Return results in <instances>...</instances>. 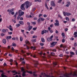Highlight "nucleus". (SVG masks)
<instances>
[{"label": "nucleus", "mask_w": 77, "mask_h": 77, "mask_svg": "<svg viewBox=\"0 0 77 77\" xmlns=\"http://www.w3.org/2000/svg\"><path fill=\"white\" fill-rule=\"evenodd\" d=\"M25 5H26V8H28L32 5V3L29 2L27 1L25 2L24 3L22 4L20 6V9L22 11H25V8H24Z\"/></svg>", "instance_id": "obj_1"}, {"label": "nucleus", "mask_w": 77, "mask_h": 77, "mask_svg": "<svg viewBox=\"0 0 77 77\" xmlns=\"http://www.w3.org/2000/svg\"><path fill=\"white\" fill-rule=\"evenodd\" d=\"M21 70L22 71H23L22 73V76H23V77H24V76H26V75L25 73H26V71H24V68L22 67L21 69Z\"/></svg>", "instance_id": "obj_2"}, {"label": "nucleus", "mask_w": 77, "mask_h": 77, "mask_svg": "<svg viewBox=\"0 0 77 77\" xmlns=\"http://www.w3.org/2000/svg\"><path fill=\"white\" fill-rule=\"evenodd\" d=\"M53 35H51L50 37H48V38H47V40L48 41H49V42L50 41H51L53 40V39H52V38H53Z\"/></svg>", "instance_id": "obj_3"}, {"label": "nucleus", "mask_w": 77, "mask_h": 77, "mask_svg": "<svg viewBox=\"0 0 77 77\" xmlns=\"http://www.w3.org/2000/svg\"><path fill=\"white\" fill-rule=\"evenodd\" d=\"M57 42H53L52 43H51V45H52L53 47H54V46L56 45V44H57Z\"/></svg>", "instance_id": "obj_4"}, {"label": "nucleus", "mask_w": 77, "mask_h": 77, "mask_svg": "<svg viewBox=\"0 0 77 77\" xmlns=\"http://www.w3.org/2000/svg\"><path fill=\"white\" fill-rule=\"evenodd\" d=\"M34 62L35 63L34 64V66L35 67H37V66L38 65V62L36 61H34Z\"/></svg>", "instance_id": "obj_5"}, {"label": "nucleus", "mask_w": 77, "mask_h": 77, "mask_svg": "<svg viewBox=\"0 0 77 77\" xmlns=\"http://www.w3.org/2000/svg\"><path fill=\"white\" fill-rule=\"evenodd\" d=\"M51 5L52 6H53V7H54V6H56V4L54 3V1L51 2Z\"/></svg>", "instance_id": "obj_6"}, {"label": "nucleus", "mask_w": 77, "mask_h": 77, "mask_svg": "<svg viewBox=\"0 0 77 77\" xmlns=\"http://www.w3.org/2000/svg\"><path fill=\"white\" fill-rule=\"evenodd\" d=\"M2 42L3 44H6V40L5 38H3L2 40Z\"/></svg>", "instance_id": "obj_7"}, {"label": "nucleus", "mask_w": 77, "mask_h": 77, "mask_svg": "<svg viewBox=\"0 0 77 77\" xmlns=\"http://www.w3.org/2000/svg\"><path fill=\"white\" fill-rule=\"evenodd\" d=\"M26 43V44H28V45H29L30 44V43L29 42V41L27 40H26L25 41Z\"/></svg>", "instance_id": "obj_8"}, {"label": "nucleus", "mask_w": 77, "mask_h": 77, "mask_svg": "<svg viewBox=\"0 0 77 77\" xmlns=\"http://www.w3.org/2000/svg\"><path fill=\"white\" fill-rule=\"evenodd\" d=\"M37 21L38 24H40V23H41V19H40V18H39L37 20Z\"/></svg>", "instance_id": "obj_9"}, {"label": "nucleus", "mask_w": 77, "mask_h": 77, "mask_svg": "<svg viewBox=\"0 0 77 77\" xmlns=\"http://www.w3.org/2000/svg\"><path fill=\"white\" fill-rule=\"evenodd\" d=\"M31 49H32L33 50H36V47L33 46H31L30 48Z\"/></svg>", "instance_id": "obj_10"}, {"label": "nucleus", "mask_w": 77, "mask_h": 77, "mask_svg": "<svg viewBox=\"0 0 77 77\" xmlns=\"http://www.w3.org/2000/svg\"><path fill=\"white\" fill-rule=\"evenodd\" d=\"M19 23L22 25H24V22L23 21H19Z\"/></svg>", "instance_id": "obj_11"}, {"label": "nucleus", "mask_w": 77, "mask_h": 77, "mask_svg": "<svg viewBox=\"0 0 77 77\" xmlns=\"http://www.w3.org/2000/svg\"><path fill=\"white\" fill-rule=\"evenodd\" d=\"M9 27L10 28H9V30H11V31H12L13 30V29H12V26H11V25H10L9 26Z\"/></svg>", "instance_id": "obj_12"}, {"label": "nucleus", "mask_w": 77, "mask_h": 77, "mask_svg": "<svg viewBox=\"0 0 77 77\" xmlns=\"http://www.w3.org/2000/svg\"><path fill=\"white\" fill-rule=\"evenodd\" d=\"M11 38H12V36H7V38L6 39H11Z\"/></svg>", "instance_id": "obj_13"}, {"label": "nucleus", "mask_w": 77, "mask_h": 77, "mask_svg": "<svg viewBox=\"0 0 77 77\" xmlns=\"http://www.w3.org/2000/svg\"><path fill=\"white\" fill-rule=\"evenodd\" d=\"M40 20L41 21H44L45 20V19L42 18L41 17H40Z\"/></svg>", "instance_id": "obj_14"}, {"label": "nucleus", "mask_w": 77, "mask_h": 77, "mask_svg": "<svg viewBox=\"0 0 77 77\" xmlns=\"http://www.w3.org/2000/svg\"><path fill=\"white\" fill-rule=\"evenodd\" d=\"M41 40L42 42H45V39L43 38H41Z\"/></svg>", "instance_id": "obj_15"}, {"label": "nucleus", "mask_w": 77, "mask_h": 77, "mask_svg": "<svg viewBox=\"0 0 77 77\" xmlns=\"http://www.w3.org/2000/svg\"><path fill=\"white\" fill-rule=\"evenodd\" d=\"M66 15H67V16H69V15H71V14L70 13L66 12Z\"/></svg>", "instance_id": "obj_16"}, {"label": "nucleus", "mask_w": 77, "mask_h": 77, "mask_svg": "<svg viewBox=\"0 0 77 77\" xmlns=\"http://www.w3.org/2000/svg\"><path fill=\"white\" fill-rule=\"evenodd\" d=\"M20 41L21 42H22V41H23V37H22V36H20Z\"/></svg>", "instance_id": "obj_17"}, {"label": "nucleus", "mask_w": 77, "mask_h": 77, "mask_svg": "<svg viewBox=\"0 0 77 77\" xmlns=\"http://www.w3.org/2000/svg\"><path fill=\"white\" fill-rule=\"evenodd\" d=\"M54 25L55 26H60V24H59V23H55Z\"/></svg>", "instance_id": "obj_18"}, {"label": "nucleus", "mask_w": 77, "mask_h": 77, "mask_svg": "<svg viewBox=\"0 0 77 77\" xmlns=\"http://www.w3.org/2000/svg\"><path fill=\"white\" fill-rule=\"evenodd\" d=\"M45 7H46V8L48 10L49 8H48V6H47V4L45 3Z\"/></svg>", "instance_id": "obj_19"}, {"label": "nucleus", "mask_w": 77, "mask_h": 77, "mask_svg": "<svg viewBox=\"0 0 77 77\" xmlns=\"http://www.w3.org/2000/svg\"><path fill=\"white\" fill-rule=\"evenodd\" d=\"M31 41L32 42H36V39H32L31 40Z\"/></svg>", "instance_id": "obj_20"}, {"label": "nucleus", "mask_w": 77, "mask_h": 77, "mask_svg": "<svg viewBox=\"0 0 77 77\" xmlns=\"http://www.w3.org/2000/svg\"><path fill=\"white\" fill-rule=\"evenodd\" d=\"M26 54L27 55V56H29V55H30L31 54V53L30 52H28L26 53Z\"/></svg>", "instance_id": "obj_21"}, {"label": "nucleus", "mask_w": 77, "mask_h": 77, "mask_svg": "<svg viewBox=\"0 0 77 77\" xmlns=\"http://www.w3.org/2000/svg\"><path fill=\"white\" fill-rule=\"evenodd\" d=\"M35 2H41V0H35Z\"/></svg>", "instance_id": "obj_22"}, {"label": "nucleus", "mask_w": 77, "mask_h": 77, "mask_svg": "<svg viewBox=\"0 0 77 77\" xmlns=\"http://www.w3.org/2000/svg\"><path fill=\"white\" fill-rule=\"evenodd\" d=\"M12 72H13V73H15V74H17L18 73V72H16V71L15 70H14L12 71Z\"/></svg>", "instance_id": "obj_23"}, {"label": "nucleus", "mask_w": 77, "mask_h": 77, "mask_svg": "<svg viewBox=\"0 0 77 77\" xmlns=\"http://www.w3.org/2000/svg\"><path fill=\"white\" fill-rule=\"evenodd\" d=\"M21 26V25L20 23H18L17 24H16V26L17 27H19V26Z\"/></svg>", "instance_id": "obj_24"}, {"label": "nucleus", "mask_w": 77, "mask_h": 77, "mask_svg": "<svg viewBox=\"0 0 77 77\" xmlns=\"http://www.w3.org/2000/svg\"><path fill=\"white\" fill-rule=\"evenodd\" d=\"M12 45L13 46V47H16V46H17V45L14 43L12 44Z\"/></svg>", "instance_id": "obj_25"}, {"label": "nucleus", "mask_w": 77, "mask_h": 77, "mask_svg": "<svg viewBox=\"0 0 77 77\" xmlns=\"http://www.w3.org/2000/svg\"><path fill=\"white\" fill-rule=\"evenodd\" d=\"M27 72H28V73H29V74H32V71H26Z\"/></svg>", "instance_id": "obj_26"}, {"label": "nucleus", "mask_w": 77, "mask_h": 77, "mask_svg": "<svg viewBox=\"0 0 77 77\" xmlns=\"http://www.w3.org/2000/svg\"><path fill=\"white\" fill-rule=\"evenodd\" d=\"M1 77H6V75H4V74L2 73V74H1Z\"/></svg>", "instance_id": "obj_27"}, {"label": "nucleus", "mask_w": 77, "mask_h": 77, "mask_svg": "<svg viewBox=\"0 0 77 77\" xmlns=\"http://www.w3.org/2000/svg\"><path fill=\"white\" fill-rule=\"evenodd\" d=\"M2 32L3 33H6V30L5 29H3L2 30Z\"/></svg>", "instance_id": "obj_28"}, {"label": "nucleus", "mask_w": 77, "mask_h": 77, "mask_svg": "<svg viewBox=\"0 0 77 77\" xmlns=\"http://www.w3.org/2000/svg\"><path fill=\"white\" fill-rule=\"evenodd\" d=\"M30 56L31 57H34V58H36V55H34L33 56V55L31 54L30 55Z\"/></svg>", "instance_id": "obj_29"}, {"label": "nucleus", "mask_w": 77, "mask_h": 77, "mask_svg": "<svg viewBox=\"0 0 77 77\" xmlns=\"http://www.w3.org/2000/svg\"><path fill=\"white\" fill-rule=\"evenodd\" d=\"M20 14L21 16L23 15H24V12L23 11H22V12H21Z\"/></svg>", "instance_id": "obj_30"}, {"label": "nucleus", "mask_w": 77, "mask_h": 77, "mask_svg": "<svg viewBox=\"0 0 77 77\" xmlns=\"http://www.w3.org/2000/svg\"><path fill=\"white\" fill-rule=\"evenodd\" d=\"M17 12H16L15 15H14V17L15 18H16V16H17Z\"/></svg>", "instance_id": "obj_31"}, {"label": "nucleus", "mask_w": 77, "mask_h": 77, "mask_svg": "<svg viewBox=\"0 0 77 77\" xmlns=\"http://www.w3.org/2000/svg\"><path fill=\"white\" fill-rule=\"evenodd\" d=\"M21 17V16H20V15H19L17 17V20H20V17Z\"/></svg>", "instance_id": "obj_32"}, {"label": "nucleus", "mask_w": 77, "mask_h": 77, "mask_svg": "<svg viewBox=\"0 0 77 77\" xmlns=\"http://www.w3.org/2000/svg\"><path fill=\"white\" fill-rule=\"evenodd\" d=\"M70 53L71 54H72V55H74V54H75V53H74L73 52H70Z\"/></svg>", "instance_id": "obj_33"}, {"label": "nucleus", "mask_w": 77, "mask_h": 77, "mask_svg": "<svg viewBox=\"0 0 77 77\" xmlns=\"http://www.w3.org/2000/svg\"><path fill=\"white\" fill-rule=\"evenodd\" d=\"M14 8H12V9H11L10 10V12H13V11H14Z\"/></svg>", "instance_id": "obj_34"}, {"label": "nucleus", "mask_w": 77, "mask_h": 77, "mask_svg": "<svg viewBox=\"0 0 77 77\" xmlns=\"http://www.w3.org/2000/svg\"><path fill=\"white\" fill-rule=\"evenodd\" d=\"M12 40L15 41L16 40V38L15 37H13L12 38Z\"/></svg>", "instance_id": "obj_35"}, {"label": "nucleus", "mask_w": 77, "mask_h": 77, "mask_svg": "<svg viewBox=\"0 0 77 77\" xmlns=\"http://www.w3.org/2000/svg\"><path fill=\"white\" fill-rule=\"evenodd\" d=\"M44 33L45 32L44 30L42 31V32H41L42 35H44Z\"/></svg>", "instance_id": "obj_36"}, {"label": "nucleus", "mask_w": 77, "mask_h": 77, "mask_svg": "<svg viewBox=\"0 0 77 77\" xmlns=\"http://www.w3.org/2000/svg\"><path fill=\"white\" fill-rule=\"evenodd\" d=\"M62 1V0H59L57 2V3H61V2Z\"/></svg>", "instance_id": "obj_37"}, {"label": "nucleus", "mask_w": 77, "mask_h": 77, "mask_svg": "<svg viewBox=\"0 0 77 77\" xmlns=\"http://www.w3.org/2000/svg\"><path fill=\"white\" fill-rule=\"evenodd\" d=\"M32 23L34 25H35V24H36V22H32Z\"/></svg>", "instance_id": "obj_38"}, {"label": "nucleus", "mask_w": 77, "mask_h": 77, "mask_svg": "<svg viewBox=\"0 0 77 77\" xmlns=\"http://www.w3.org/2000/svg\"><path fill=\"white\" fill-rule=\"evenodd\" d=\"M37 38V36L35 35H34L32 36V38Z\"/></svg>", "instance_id": "obj_39"}, {"label": "nucleus", "mask_w": 77, "mask_h": 77, "mask_svg": "<svg viewBox=\"0 0 77 77\" xmlns=\"http://www.w3.org/2000/svg\"><path fill=\"white\" fill-rule=\"evenodd\" d=\"M65 39L63 38L62 40V42H63V43H64V42H65Z\"/></svg>", "instance_id": "obj_40"}, {"label": "nucleus", "mask_w": 77, "mask_h": 77, "mask_svg": "<svg viewBox=\"0 0 77 77\" xmlns=\"http://www.w3.org/2000/svg\"><path fill=\"white\" fill-rule=\"evenodd\" d=\"M58 16L59 17H60V18H61V19H62V16H61L60 15V14H58Z\"/></svg>", "instance_id": "obj_41"}, {"label": "nucleus", "mask_w": 77, "mask_h": 77, "mask_svg": "<svg viewBox=\"0 0 77 77\" xmlns=\"http://www.w3.org/2000/svg\"><path fill=\"white\" fill-rule=\"evenodd\" d=\"M40 45L41 46H43V45H44V43H40Z\"/></svg>", "instance_id": "obj_42"}, {"label": "nucleus", "mask_w": 77, "mask_h": 77, "mask_svg": "<svg viewBox=\"0 0 77 77\" xmlns=\"http://www.w3.org/2000/svg\"><path fill=\"white\" fill-rule=\"evenodd\" d=\"M74 47H77V43H74Z\"/></svg>", "instance_id": "obj_43"}, {"label": "nucleus", "mask_w": 77, "mask_h": 77, "mask_svg": "<svg viewBox=\"0 0 77 77\" xmlns=\"http://www.w3.org/2000/svg\"><path fill=\"white\" fill-rule=\"evenodd\" d=\"M53 51H54V52H56V49H54L52 50Z\"/></svg>", "instance_id": "obj_44"}, {"label": "nucleus", "mask_w": 77, "mask_h": 77, "mask_svg": "<svg viewBox=\"0 0 77 77\" xmlns=\"http://www.w3.org/2000/svg\"><path fill=\"white\" fill-rule=\"evenodd\" d=\"M51 54L52 56H54V55H55V54L54 53L52 52L51 53Z\"/></svg>", "instance_id": "obj_45"}, {"label": "nucleus", "mask_w": 77, "mask_h": 77, "mask_svg": "<svg viewBox=\"0 0 77 77\" xmlns=\"http://www.w3.org/2000/svg\"><path fill=\"white\" fill-rule=\"evenodd\" d=\"M12 21L14 22V23H16V21H15V20H13V19L12 20Z\"/></svg>", "instance_id": "obj_46"}, {"label": "nucleus", "mask_w": 77, "mask_h": 77, "mask_svg": "<svg viewBox=\"0 0 77 77\" xmlns=\"http://www.w3.org/2000/svg\"><path fill=\"white\" fill-rule=\"evenodd\" d=\"M33 19L34 20H38V18L35 17Z\"/></svg>", "instance_id": "obj_47"}, {"label": "nucleus", "mask_w": 77, "mask_h": 77, "mask_svg": "<svg viewBox=\"0 0 77 77\" xmlns=\"http://www.w3.org/2000/svg\"><path fill=\"white\" fill-rule=\"evenodd\" d=\"M66 20H67V21H69V18L68 17H66Z\"/></svg>", "instance_id": "obj_48"}, {"label": "nucleus", "mask_w": 77, "mask_h": 77, "mask_svg": "<svg viewBox=\"0 0 77 77\" xmlns=\"http://www.w3.org/2000/svg\"><path fill=\"white\" fill-rule=\"evenodd\" d=\"M43 17H44V18H46V17H47V15H46V14H44L43 15Z\"/></svg>", "instance_id": "obj_49"}, {"label": "nucleus", "mask_w": 77, "mask_h": 77, "mask_svg": "<svg viewBox=\"0 0 77 77\" xmlns=\"http://www.w3.org/2000/svg\"><path fill=\"white\" fill-rule=\"evenodd\" d=\"M48 31H50V30H51V28L50 27H48Z\"/></svg>", "instance_id": "obj_50"}, {"label": "nucleus", "mask_w": 77, "mask_h": 77, "mask_svg": "<svg viewBox=\"0 0 77 77\" xmlns=\"http://www.w3.org/2000/svg\"><path fill=\"white\" fill-rule=\"evenodd\" d=\"M10 62H13V60H12V59H10Z\"/></svg>", "instance_id": "obj_51"}, {"label": "nucleus", "mask_w": 77, "mask_h": 77, "mask_svg": "<svg viewBox=\"0 0 77 77\" xmlns=\"http://www.w3.org/2000/svg\"><path fill=\"white\" fill-rule=\"evenodd\" d=\"M21 53H23V54H24V53H25V52H24V51H23V50H22L21 51Z\"/></svg>", "instance_id": "obj_52"}, {"label": "nucleus", "mask_w": 77, "mask_h": 77, "mask_svg": "<svg viewBox=\"0 0 77 77\" xmlns=\"http://www.w3.org/2000/svg\"><path fill=\"white\" fill-rule=\"evenodd\" d=\"M74 35H77V30L76 32H74Z\"/></svg>", "instance_id": "obj_53"}, {"label": "nucleus", "mask_w": 77, "mask_h": 77, "mask_svg": "<svg viewBox=\"0 0 77 77\" xmlns=\"http://www.w3.org/2000/svg\"><path fill=\"white\" fill-rule=\"evenodd\" d=\"M27 25H28V26H30V23L29 22H27Z\"/></svg>", "instance_id": "obj_54"}, {"label": "nucleus", "mask_w": 77, "mask_h": 77, "mask_svg": "<svg viewBox=\"0 0 77 77\" xmlns=\"http://www.w3.org/2000/svg\"><path fill=\"white\" fill-rule=\"evenodd\" d=\"M63 56V54H60L59 55V57H62Z\"/></svg>", "instance_id": "obj_55"}, {"label": "nucleus", "mask_w": 77, "mask_h": 77, "mask_svg": "<svg viewBox=\"0 0 77 77\" xmlns=\"http://www.w3.org/2000/svg\"><path fill=\"white\" fill-rule=\"evenodd\" d=\"M15 13L14 11L12 12L11 13V15H14Z\"/></svg>", "instance_id": "obj_56"}, {"label": "nucleus", "mask_w": 77, "mask_h": 77, "mask_svg": "<svg viewBox=\"0 0 77 77\" xmlns=\"http://www.w3.org/2000/svg\"><path fill=\"white\" fill-rule=\"evenodd\" d=\"M41 16H42V14H40L38 15V17H41Z\"/></svg>", "instance_id": "obj_57"}, {"label": "nucleus", "mask_w": 77, "mask_h": 77, "mask_svg": "<svg viewBox=\"0 0 77 77\" xmlns=\"http://www.w3.org/2000/svg\"><path fill=\"white\" fill-rule=\"evenodd\" d=\"M8 33L9 35H12V32H8Z\"/></svg>", "instance_id": "obj_58"}, {"label": "nucleus", "mask_w": 77, "mask_h": 77, "mask_svg": "<svg viewBox=\"0 0 77 77\" xmlns=\"http://www.w3.org/2000/svg\"><path fill=\"white\" fill-rule=\"evenodd\" d=\"M1 35L2 36H3L5 35V34L3 33L1 34Z\"/></svg>", "instance_id": "obj_59"}, {"label": "nucleus", "mask_w": 77, "mask_h": 77, "mask_svg": "<svg viewBox=\"0 0 77 77\" xmlns=\"http://www.w3.org/2000/svg\"><path fill=\"white\" fill-rule=\"evenodd\" d=\"M22 64H26V62H24V61H23L22 62Z\"/></svg>", "instance_id": "obj_60"}, {"label": "nucleus", "mask_w": 77, "mask_h": 77, "mask_svg": "<svg viewBox=\"0 0 77 77\" xmlns=\"http://www.w3.org/2000/svg\"><path fill=\"white\" fill-rule=\"evenodd\" d=\"M43 31H44V32L45 33H47V30H46L44 29L43 30Z\"/></svg>", "instance_id": "obj_61"}, {"label": "nucleus", "mask_w": 77, "mask_h": 77, "mask_svg": "<svg viewBox=\"0 0 77 77\" xmlns=\"http://www.w3.org/2000/svg\"><path fill=\"white\" fill-rule=\"evenodd\" d=\"M75 21V19L73 18L72 19V21H73V22H74Z\"/></svg>", "instance_id": "obj_62"}, {"label": "nucleus", "mask_w": 77, "mask_h": 77, "mask_svg": "<svg viewBox=\"0 0 77 77\" xmlns=\"http://www.w3.org/2000/svg\"><path fill=\"white\" fill-rule=\"evenodd\" d=\"M26 18H29V15H28V14H26Z\"/></svg>", "instance_id": "obj_63"}, {"label": "nucleus", "mask_w": 77, "mask_h": 77, "mask_svg": "<svg viewBox=\"0 0 77 77\" xmlns=\"http://www.w3.org/2000/svg\"><path fill=\"white\" fill-rule=\"evenodd\" d=\"M32 29L33 30H36V28H33Z\"/></svg>", "instance_id": "obj_64"}]
</instances>
